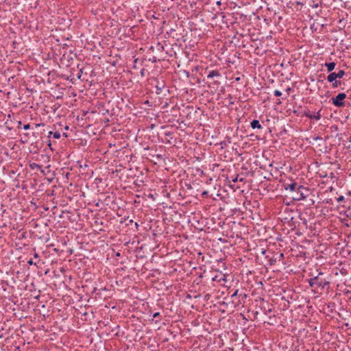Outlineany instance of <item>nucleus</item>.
Segmentation results:
<instances>
[{
	"instance_id": "obj_9",
	"label": "nucleus",
	"mask_w": 351,
	"mask_h": 351,
	"mask_svg": "<svg viewBox=\"0 0 351 351\" xmlns=\"http://www.w3.org/2000/svg\"><path fill=\"white\" fill-rule=\"evenodd\" d=\"M336 74L337 78H342L345 75V71L343 70H339Z\"/></svg>"
},
{
	"instance_id": "obj_13",
	"label": "nucleus",
	"mask_w": 351,
	"mask_h": 351,
	"mask_svg": "<svg viewBox=\"0 0 351 351\" xmlns=\"http://www.w3.org/2000/svg\"><path fill=\"white\" fill-rule=\"evenodd\" d=\"M344 199H345V198H344V197H343V195H340V196L337 199V202H343V201L344 200Z\"/></svg>"
},
{
	"instance_id": "obj_4",
	"label": "nucleus",
	"mask_w": 351,
	"mask_h": 351,
	"mask_svg": "<svg viewBox=\"0 0 351 351\" xmlns=\"http://www.w3.org/2000/svg\"><path fill=\"white\" fill-rule=\"evenodd\" d=\"M337 76L336 73H331L327 77V80L329 82H333L335 80H337Z\"/></svg>"
},
{
	"instance_id": "obj_14",
	"label": "nucleus",
	"mask_w": 351,
	"mask_h": 351,
	"mask_svg": "<svg viewBox=\"0 0 351 351\" xmlns=\"http://www.w3.org/2000/svg\"><path fill=\"white\" fill-rule=\"evenodd\" d=\"M238 293H239V290H238V289H237V290H236V291H235L232 294L231 298H234V297L237 296V295H238Z\"/></svg>"
},
{
	"instance_id": "obj_7",
	"label": "nucleus",
	"mask_w": 351,
	"mask_h": 351,
	"mask_svg": "<svg viewBox=\"0 0 351 351\" xmlns=\"http://www.w3.org/2000/svg\"><path fill=\"white\" fill-rule=\"evenodd\" d=\"M219 75H219V72H218V71L213 70V71H210L209 72V73H208V75L207 77H208V78H212V77H215V76H219Z\"/></svg>"
},
{
	"instance_id": "obj_15",
	"label": "nucleus",
	"mask_w": 351,
	"mask_h": 351,
	"mask_svg": "<svg viewBox=\"0 0 351 351\" xmlns=\"http://www.w3.org/2000/svg\"><path fill=\"white\" fill-rule=\"evenodd\" d=\"M30 128V125L29 124H25L23 125V129L27 130H29Z\"/></svg>"
},
{
	"instance_id": "obj_2",
	"label": "nucleus",
	"mask_w": 351,
	"mask_h": 351,
	"mask_svg": "<svg viewBox=\"0 0 351 351\" xmlns=\"http://www.w3.org/2000/svg\"><path fill=\"white\" fill-rule=\"evenodd\" d=\"M346 95L344 93H339L335 97H333L332 104L337 107H343L345 106L343 100L346 99Z\"/></svg>"
},
{
	"instance_id": "obj_18",
	"label": "nucleus",
	"mask_w": 351,
	"mask_h": 351,
	"mask_svg": "<svg viewBox=\"0 0 351 351\" xmlns=\"http://www.w3.org/2000/svg\"><path fill=\"white\" fill-rule=\"evenodd\" d=\"M237 180H238V177H236L234 179H233V180H232V181H233L234 182H237Z\"/></svg>"
},
{
	"instance_id": "obj_12",
	"label": "nucleus",
	"mask_w": 351,
	"mask_h": 351,
	"mask_svg": "<svg viewBox=\"0 0 351 351\" xmlns=\"http://www.w3.org/2000/svg\"><path fill=\"white\" fill-rule=\"evenodd\" d=\"M274 95L276 96V97H280L282 95V93L278 90H276L274 93Z\"/></svg>"
},
{
	"instance_id": "obj_10",
	"label": "nucleus",
	"mask_w": 351,
	"mask_h": 351,
	"mask_svg": "<svg viewBox=\"0 0 351 351\" xmlns=\"http://www.w3.org/2000/svg\"><path fill=\"white\" fill-rule=\"evenodd\" d=\"M49 135L53 134V137L55 138H60V133L59 132H56L53 133L52 132H49Z\"/></svg>"
},
{
	"instance_id": "obj_8",
	"label": "nucleus",
	"mask_w": 351,
	"mask_h": 351,
	"mask_svg": "<svg viewBox=\"0 0 351 351\" xmlns=\"http://www.w3.org/2000/svg\"><path fill=\"white\" fill-rule=\"evenodd\" d=\"M295 187H296V184L295 183H292V184H289L286 187V190H290L291 191H293L295 189Z\"/></svg>"
},
{
	"instance_id": "obj_16",
	"label": "nucleus",
	"mask_w": 351,
	"mask_h": 351,
	"mask_svg": "<svg viewBox=\"0 0 351 351\" xmlns=\"http://www.w3.org/2000/svg\"><path fill=\"white\" fill-rule=\"evenodd\" d=\"M27 263L29 265H36V263H34L32 260H29Z\"/></svg>"
},
{
	"instance_id": "obj_6",
	"label": "nucleus",
	"mask_w": 351,
	"mask_h": 351,
	"mask_svg": "<svg viewBox=\"0 0 351 351\" xmlns=\"http://www.w3.org/2000/svg\"><path fill=\"white\" fill-rule=\"evenodd\" d=\"M335 62H329V63H325V66L327 67L328 71L330 72L332 70H334L335 67Z\"/></svg>"
},
{
	"instance_id": "obj_17",
	"label": "nucleus",
	"mask_w": 351,
	"mask_h": 351,
	"mask_svg": "<svg viewBox=\"0 0 351 351\" xmlns=\"http://www.w3.org/2000/svg\"><path fill=\"white\" fill-rule=\"evenodd\" d=\"M158 315H159V313H154V314L153 317H158Z\"/></svg>"
},
{
	"instance_id": "obj_11",
	"label": "nucleus",
	"mask_w": 351,
	"mask_h": 351,
	"mask_svg": "<svg viewBox=\"0 0 351 351\" xmlns=\"http://www.w3.org/2000/svg\"><path fill=\"white\" fill-rule=\"evenodd\" d=\"M332 83V87L337 88L340 84V82L339 81L335 80Z\"/></svg>"
},
{
	"instance_id": "obj_19",
	"label": "nucleus",
	"mask_w": 351,
	"mask_h": 351,
	"mask_svg": "<svg viewBox=\"0 0 351 351\" xmlns=\"http://www.w3.org/2000/svg\"><path fill=\"white\" fill-rule=\"evenodd\" d=\"M34 256V257H35V258H38V254H37V253H35Z\"/></svg>"
},
{
	"instance_id": "obj_20",
	"label": "nucleus",
	"mask_w": 351,
	"mask_h": 351,
	"mask_svg": "<svg viewBox=\"0 0 351 351\" xmlns=\"http://www.w3.org/2000/svg\"><path fill=\"white\" fill-rule=\"evenodd\" d=\"M349 142L351 143V136L349 138Z\"/></svg>"
},
{
	"instance_id": "obj_5",
	"label": "nucleus",
	"mask_w": 351,
	"mask_h": 351,
	"mask_svg": "<svg viewBox=\"0 0 351 351\" xmlns=\"http://www.w3.org/2000/svg\"><path fill=\"white\" fill-rule=\"evenodd\" d=\"M251 127L253 129H255V128L261 129V128H262V126H261V125L260 124V123H259V121L258 120H253L251 122Z\"/></svg>"
},
{
	"instance_id": "obj_3",
	"label": "nucleus",
	"mask_w": 351,
	"mask_h": 351,
	"mask_svg": "<svg viewBox=\"0 0 351 351\" xmlns=\"http://www.w3.org/2000/svg\"><path fill=\"white\" fill-rule=\"evenodd\" d=\"M305 116L308 117L309 119H315L316 120H319L321 119V114L319 111L315 112V114H311L310 112H306Z\"/></svg>"
},
{
	"instance_id": "obj_1",
	"label": "nucleus",
	"mask_w": 351,
	"mask_h": 351,
	"mask_svg": "<svg viewBox=\"0 0 351 351\" xmlns=\"http://www.w3.org/2000/svg\"><path fill=\"white\" fill-rule=\"evenodd\" d=\"M323 273L320 272L317 276L312 278L308 280L309 285L311 287H322V289H324L326 285H329L328 280H322L319 276L322 275Z\"/></svg>"
}]
</instances>
